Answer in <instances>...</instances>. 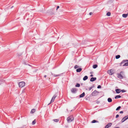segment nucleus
I'll return each instance as SVG.
<instances>
[{"label": "nucleus", "mask_w": 128, "mask_h": 128, "mask_svg": "<svg viewBox=\"0 0 128 128\" xmlns=\"http://www.w3.org/2000/svg\"><path fill=\"white\" fill-rule=\"evenodd\" d=\"M74 118L72 116H70L67 118V120L68 122H70L72 121Z\"/></svg>", "instance_id": "f257e3e1"}, {"label": "nucleus", "mask_w": 128, "mask_h": 128, "mask_svg": "<svg viewBox=\"0 0 128 128\" xmlns=\"http://www.w3.org/2000/svg\"><path fill=\"white\" fill-rule=\"evenodd\" d=\"M124 74V72H121L120 74H117L118 77L120 79H122L123 78V75Z\"/></svg>", "instance_id": "f03ea898"}, {"label": "nucleus", "mask_w": 128, "mask_h": 128, "mask_svg": "<svg viewBox=\"0 0 128 128\" xmlns=\"http://www.w3.org/2000/svg\"><path fill=\"white\" fill-rule=\"evenodd\" d=\"M18 85L20 87L22 88L25 85V83L24 82H20L18 83Z\"/></svg>", "instance_id": "7ed1b4c3"}, {"label": "nucleus", "mask_w": 128, "mask_h": 128, "mask_svg": "<svg viewBox=\"0 0 128 128\" xmlns=\"http://www.w3.org/2000/svg\"><path fill=\"white\" fill-rule=\"evenodd\" d=\"M99 93V92L97 91L96 90H94L92 93V96H97L98 93Z\"/></svg>", "instance_id": "20e7f679"}, {"label": "nucleus", "mask_w": 128, "mask_h": 128, "mask_svg": "<svg viewBox=\"0 0 128 128\" xmlns=\"http://www.w3.org/2000/svg\"><path fill=\"white\" fill-rule=\"evenodd\" d=\"M56 96H57L56 94H54V95L50 101V103L53 102L54 101L55 98Z\"/></svg>", "instance_id": "39448f33"}, {"label": "nucleus", "mask_w": 128, "mask_h": 128, "mask_svg": "<svg viewBox=\"0 0 128 128\" xmlns=\"http://www.w3.org/2000/svg\"><path fill=\"white\" fill-rule=\"evenodd\" d=\"M71 92L73 93H76L77 91L76 89L75 88H73L71 90Z\"/></svg>", "instance_id": "423d86ee"}, {"label": "nucleus", "mask_w": 128, "mask_h": 128, "mask_svg": "<svg viewBox=\"0 0 128 128\" xmlns=\"http://www.w3.org/2000/svg\"><path fill=\"white\" fill-rule=\"evenodd\" d=\"M113 70H108V74L110 75H112L114 73L113 72Z\"/></svg>", "instance_id": "0eeeda50"}, {"label": "nucleus", "mask_w": 128, "mask_h": 128, "mask_svg": "<svg viewBox=\"0 0 128 128\" xmlns=\"http://www.w3.org/2000/svg\"><path fill=\"white\" fill-rule=\"evenodd\" d=\"M126 60H122V62L120 63V66H122V65H123V64H124L126 62Z\"/></svg>", "instance_id": "6e6552de"}, {"label": "nucleus", "mask_w": 128, "mask_h": 128, "mask_svg": "<svg viewBox=\"0 0 128 128\" xmlns=\"http://www.w3.org/2000/svg\"><path fill=\"white\" fill-rule=\"evenodd\" d=\"M96 77H92L91 78L90 80L91 82H92L95 81L96 80Z\"/></svg>", "instance_id": "1a4fd4ad"}, {"label": "nucleus", "mask_w": 128, "mask_h": 128, "mask_svg": "<svg viewBox=\"0 0 128 128\" xmlns=\"http://www.w3.org/2000/svg\"><path fill=\"white\" fill-rule=\"evenodd\" d=\"M115 91L117 94H119L121 92V90L119 89H117L115 90Z\"/></svg>", "instance_id": "9d476101"}, {"label": "nucleus", "mask_w": 128, "mask_h": 128, "mask_svg": "<svg viewBox=\"0 0 128 128\" xmlns=\"http://www.w3.org/2000/svg\"><path fill=\"white\" fill-rule=\"evenodd\" d=\"M126 61H126V62L124 64H123V65H122L123 66H128V60H126Z\"/></svg>", "instance_id": "9b49d317"}, {"label": "nucleus", "mask_w": 128, "mask_h": 128, "mask_svg": "<svg viewBox=\"0 0 128 128\" xmlns=\"http://www.w3.org/2000/svg\"><path fill=\"white\" fill-rule=\"evenodd\" d=\"M85 93L84 92H83L81 94L80 96V98H82L84 96H85Z\"/></svg>", "instance_id": "f8f14e48"}, {"label": "nucleus", "mask_w": 128, "mask_h": 128, "mask_svg": "<svg viewBox=\"0 0 128 128\" xmlns=\"http://www.w3.org/2000/svg\"><path fill=\"white\" fill-rule=\"evenodd\" d=\"M51 74L52 75H53V76L54 77L60 76V74H58L55 75V74H53L52 73H51Z\"/></svg>", "instance_id": "ddd939ff"}, {"label": "nucleus", "mask_w": 128, "mask_h": 128, "mask_svg": "<svg viewBox=\"0 0 128 128\" xmlns=\"http://www.w3.org/2000/svg\"><path fill=\"white\" fill-rule=\"evenodd\" d=\"M82 70V68H78L76 70V72H80Z\"/></svg>", "instance_id": "4468645a"}, {"label": "nucleus", "mask_w": 128, "mask_h": 128, "mask_svg": "<svg viewBox=\"0 0 128 128\" xmlns=\"http://www.w3.org/2000/svg\"><path fill=\"white\" fill-rule=\"evenodd\" d=\"M121 97V96L120 95H118L116 96L115 97V98L116 99L118 98H119Z\"/></svg>", "instance_id": "2eb2a0df"}, {"label": "nucleus", "mask_w": 128, "mask_h": 128, "mask_svg": "<svg viewBox=\"0 0 128 128\" xmlns=\"http://www.w3.org/2000/svg\"><path fill=\"white\" fill-rule=\"evenodd\" d=\"M88 76H85L83 78V80H85L88 79Z\"/></svg>", "instance_id": "dca6fc26"}, {"label": "nucleus", "mask_w": 128, "mask_h": 128, "mask_svg": "<svg viewBox=\"0 0 128 128\" xmlns=\"http://www.w3.org/2000/svg\"><path fill=\"white\" fill-rule=\"evenodd\" d=\"M128 16V14H122V17L124 18Z\"/></svg>", "instance_id": "f3484780"}, {"label": "nucleus", "mask_w": 128, "mask_h": 128, "mask_svg": "<svg viewBox=\"0 0 128 128\" xmlns=\"http://www.w3.org/2000/svg\"><path fill=\"white\" fill-rule=\"evenodd\" d=\"M36 111V110L34 109H33L32 110L31 112H30V113L31 114H33L34 113V112H35Z\"/></svg>", "instance_id": "a211bd4d"}, {"label": "nucleus", "mask_w": 128, "mask_h": 128, "mask_svg": "<svg viewBox=\"0 0 128 128\" xmlns=\"http://www.w3.org/2000/svg\"><path fill=\"white\" fill-rule=\"evenodd\" d=\"M108 102H110L112 101V100L111 98H109L108 99Z\"/></svg>", "instance_id": "6ab92c4d"}, {"label": "nucleus", "mask_w": 128, "mask_h": 128, "mask_svg": "<svg viewBox=\"0 0 128 128\" xmlns=\"http://www.w3.org/2000/svg\"><path fill=\"white\" fill-rule=\"evenodd\" d=\"M112 125V124L111 123H110L106 125L107 126L109 127L111 126Z\"/></svg>", "instance_id": "aec40b11"}, {"label": "nucleus", "mask_w": 128, "mask_h": 128, "mask_svg": "<svg viewBox=\"0 0 128 128\" xmlns=\"http://www.w3.org/2000/svg\"><path fill=\"white\" fill-rule=\"evenodd\" d=\"M123 118L125 120H126L128 119V115L124 116Z\"/></svg>", "instance_id": "412c9836"}, {"label": "nucleus", "mask_w": 128, "mask_h": 128, "mask_svg": "<svg viewBox=\"0 0 128 128\" xmlns=\"http://www.w3.org/2000/svg\"><path fill=\"white\" fill-rule=\"evenodd\" d=\"M120 57V56L119 55H117L116 56V59H118Z\"/></svg>", "instance_id": "4be33fe9"}, {"label": "nucleus", "mask_w": 128, "mask_h": 128, "mask_svg": "<svg viewBox=\"0 0 128 128\" xmlns=\"http://www.w3.org/2000/svg\"><path fill=\"white\" fill-rule=\"evenodd\" d=\"M98 67V65L97 64H94L93 66V68H96Z\"/></svg>", "instance_id": "5701e85b"}, {"label": "nucleus", "mask_w": 128, "mask_h": 128, "mask_svg": "<svg viewBox=\"0 0 128 128\" xmlns=\"http://www.w3.org/2000/svg\"><path fill=\"white\" fill-rule=\"evenodd\" d=\"M53 120L54 122H57L59 121V120L58 119H54Z\"/></svg>", "instance_id": "b1692460"}, {"label": "nucleus", "mask_w": 128, "mask_h": 128, "mask_svg": "<svg viewBox=\"0 0 128 128\" xmlns=\"http://www.w3.org/2000/svg\"><path fill=\"white\" fill-rule=\"evenodd\" d=\"M98 122V121L97 120H94L92 121V123H95L97 122Z\"/></svg>", "instance_id": "393cba45"}, {"label": "nucleus", "mask_w": 128, "mask_h": 128, "mask_svg": "<svg viewBox=\"0 0 128 128\" xmlns=\"http://www.w3.org/2000/svg\"><path fill=\"white\" fill-rule=\"evenodd\" d=\"M76 87H79L80 86V85L79 84L77 83L76 84Z\"/></svg>", "instance_id": "a878e982"}, {"label": "nucleus", "mask_w": 128, "mask_h": 128, "mask_svg": "<svg viewBox=\"0 0 128 128\" xmlns=\"http://www.w3.org/2000/svg\"><path fill=\"white\" fill-rule=\"evenodd\" d=\"M111 14L110 13V12H108L106 14V15L108 16H110Z\"/></svg>", "instance_id": "bb28decb"}, {"label": "nucleus", "mask_w": 128, "mask_h": 128, "mask_svg": "<svg viewBox=\"0 0 128 128\" xmlns=\"http://www.w3.org/2000/svg\"><path fill=\"white\" fill-rule=\"evenodd\" d=\"M36 123V120H34L32 121V125H34Z\"/></svg>", "instance_id": "cd10ccee"}, {"label": "nucleus", "mask_w": 128, "mask_h": 128, "mask_svg": "<svg viewBox=\"0 0 128 128\" xmlns=\"http://www.w3.org/2000/svg\"><path fill=\"white\" fill-rule=\"evenodd\" d=\"M120 108H121L120 106H118L116 109V110H119Z\"/></svg>", "instance_id": "c85d7f7f"}, {"label": "nucleus", "mask_w": 128, "mask_h": 128, "mask_svg": "<svg viewBox=\"0 0 128 128\" xmlns=\"http://www.w3.org/2000/svg\"><path fill=\"white\" fill-rule=\"evenodd\" d=\"M93 85L94 86V85ZM94 87V86H92L89 88V89H89L88 90H91V89L92 88H93Z\"/></svg>", "instance_id": "c756f323"}, {"label": "nucleus", "mask_w": 128, "mask_h": 128, "mask_svg": "<svg viewBox=\"0 0 128 128\" xmlns=\"http://www.w3.org/2000/svg\"><path fill=\"white\" fill-rule=\"evenodd\" d=\"M78 67H79L77 65H76L74 67V68L75 69L77 68H78Z\"/></svg>", "instance_id": "7c9ffc66"}, {"label": "nucleus", "mask_w": 128, "mask_h": 128, "mask_svg": "<svg viewBox=\"0 0 128 128\" xmlns=\"http://www.w3.org/2000/svg\"><path fill=\"white\" fill-rule=\"evenodd\" d=\"M121 92H126V91L124 90H121Z\"/></svg>", "instance_id": "2f4dec72"}, {"label": "nucleus", "mask_w": 128, "mask_h": 128, "mask_svg": "<svg viewBox=\"0 0 128 128\" xmlns=\"http://www.w3.org/2000/svg\"><path fill=\"white\" fill-rule=\"evenodd\" d=\"M101 88V86L100 85L98 86V87H97V88Z\"/></svg>", "instance_id": "473e14b6"}, {"label": "nucleus", "mask_w": 128, "mask_h": 128, "mask_svg": "<svg viewBox=\"0 0 128 128\" xmlns=\"http://www.w3.org/2000/svg\"><path fill=\"white\" fill-rule=\"evenodd\" d=\"M125 120L123 118H122V119L121 122H124V121H125Z\"/></svg>", "instance_id": "72a5a7b5"}, {"label": "nucleus", "mask_w": 128, "mask_h": 128, "mask_svg": "<svg viewBox=\"0 0 128 128\" xmlns=\"http://www.w3.org/2000/svg\"><path fill=\"white\" fill-rule=\"evenodd\" d=\"M119 115L117 114L116 115V118H118L119 117Z\"/></svg>", "instance_id": "f704fd0d"}, {"label": "nucleus", "mask_w": 128, "mask_h": 128, "mask_svg": "<svg viewBox=\"0 0 128 128\" xmlns=\"http://www.w3.org/2000/svg\"><path fill=\"white\" fill-rule=\"evenodd\" d=\"M120 114H122L123 113V111H121L120 112Z\"/></svg>", "instance_id": "c9c22d12"}, {"label": "nucleus", "mask_w": 128, "mask_h": 128, "mask_svg": "<svg viewBox=\"0 0 128 128\" xmlns=\"http://www.w3.org/2000/svg\"><path fill=\"white\" fill-rule=\"evenodd\" d=\"M89 14L90 15H91L92 14V12H90V13Z\"/></svg>", "instance_id": "e433bc0d"}, {"label": "nucleus", "mask_w": 128, "mask_h": 128, "mask_svg": "<svg viewBox=\"0 0 128 128\" xmlns=\"http://www.w3.org/2000/svg\"><path fill=\"white\" fill-rule=\"evenodd\" d=\"M59 6H57V8H56V10H57V9L58 8H59Z\"/></svg>", "instance_id": "4c0bfd02"}, {"label": "nucleus", "mask_w": 128, "mask_h": 128, "mask_svg": "<svg viewBox=\"0 0 128 128\" xmlns=\"http://www.w3.org/2000/svg\"><path fill=\"white\" fill-rule=\"evenodd\" d=\"M108 126H107L106 125L105 127V128H108Z\"/></svg>", "instance_id": "58836bf2"}, {"label": "nucleus", "mask_w": 128, "mask_h": 128, "mask_svg": "<svg viewBox=\"0 0 128 128\" xmlns=\"http://www.w3.org/2000/svg\"><path fill=\"white\" fill-rule=\"evenodd\" d=\"M47 76H46V75H44V78H46V77Z\"/></svg>", "instance_id": "ea45409f"}, {"label": "nucleus", "mask_w": 128, "mask_h": 128, "mask_svg": "<svg viewBox=\"0 0 128 128\" xmlns=\"http://www.w3.org/2000/svg\"><path fill=\"white\" fill-rule=\"evenodd\" d=\"M90 76L91 77H92V76H93V74H91V75H90Z\"/></svg>", "instance_id": "a19ab883"}, {"label": "nucleus", "mask_w": 128, "mask_h": 128, "mask_svg": "<svg viewBox=\"0 0 128 128\" xmlns=\"http://www.w3.org/2000/svg\"><path fill=\"white\" fill-rule=\"evenodd\" d=\"M114 128H120L119 127H116Z\"/></svg>", "instance_id": "79ce46f5"}, {"label": "nucleus", "mask_w": 128, "mask_h": 128, "mask_svg": "<svg viewBox=\"0 0 128 128\" xmlns=\"http://www.w3.org/2000/svg\"><path fill=\"white\" fill-rule=\"evenodd\" d=\"M92 73H93V72H90V74H92Z\"/></svg>", "instance_id": "37998d69"}, {"label": "nucleus", "mask_w": 128, "mask_h": 128, "mask_svg": "<svg viewBox=\"0 0 128 128\" xmlns=\"http://www.w3.org/2000/svg\"><path fill=\"white\" fill-rule=\"evenodd\" d=\"M13 6H12L11 7V8H13Z\"/></svg>", "instance_id": "c03bdc74"}, {"label": "nucleus", "mask_w": 128, "mask_h": 128, "mask_svg": "<svg viewBox=\"0 0 128 128\" xmlns=\"http://www.w3.org/2000/svg\"><path fill=\"white\" fill-rule=\"evenodd\" d=\"M24 64H26V65L27 64H26L25 63H24Z\"/></svg>", "instance_id": "a18cd8bd"}, {"label": "nucleus", "mask_w": 128, "mask_h": 128, "mask_svg": "<svg viewBox=\"0 0 128 128\" xmlns=\"http://www.w3.org/2000/svg\"><path fill=\"white\" fill-rule=\"evenodd\" d=\"M97 102L98 103H99V102Z\"/></svg>", "instance_id": "49530a36"}, {"label": "nucleus", "mask_w": 128, "mask_h": 128, "mask_svg": "<svg viewBox=\"0 0 128 128\" xmlns=\"http://www.w3.org/2000/svg\"><path fill=\"white\" fill-rule=\"evenodd\" d=\"M67 110L68 111V109H67Z\"/></svg>", "instance_id": "de8ad7c7"}]
</instances>
